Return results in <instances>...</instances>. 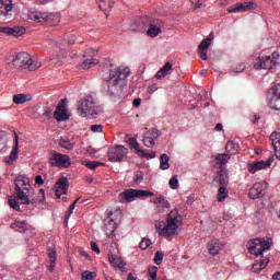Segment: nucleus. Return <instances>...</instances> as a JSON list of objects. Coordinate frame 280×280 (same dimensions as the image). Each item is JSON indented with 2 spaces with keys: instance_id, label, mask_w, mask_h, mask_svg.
Listing matches in <instances>:
<instances>
[{
  "instance_id": "obj_21",
  "label": "nucleus",
  "mask_w": 280,
  "mask_h": 280,
  "mask_svg": "<svg viewBox=\"0 0 280 280\" xmlns=\"http://www.w3.org/2000/svg\"><path fill=\"white\" fill-rule=\"evenodd\" d=\"M14 9L12 0H0V18L5 19L10 16L11 11Z\"/></svg>"
},
{
  "instance_id": "obj_39",
  "label": "nucleus",
  "mask_w": 280,
  "mask_h": 280,
  "mask_svg": "<svg viewBox=\"0 0 280 280\" xmlns=\"http://www.w3.org/2000/svg\"><path fill=\"white\" fill-rule=\"evenodd\" d=\"M160 170H170V155L166 153L160 155Z\"/></svg>"
},
{
  "instance_id": "obj_16",
  "label": "nucleus",
  "mask_w": 280,
  "mask_h": 280,
  "mask_svg": "<svg viewBox=\"0 0 280 280\" xmlns=\"http://www.w3.org/2000/svg\"><path fill=\"white\" fill-rule=\"evenodd\" d=\"M54 117L56 121H67L71 115H69V112L67 110V98L61 100L54 113Z\"/></svg>"
},
{
  "instance_id": "obj_55",
  "label": "nucleus",
  "mask_w": 280,
  "mask_h": 280,
  "mask_svg": "<svg viewBox=\"0 0 280 280\" xmlns=\"http://www.w3.org/2000/svg\"><path fill=\"white\" fill-rule=\"evenodd\" d=\"M246 70V63H240L236 68L233 69L234 73H242Z\"/></svg>"
},
{
  "instance_id": "obj_64",
  "label": "nucleus",
  "mask_w": 280,
  "mask_h": 280,
  "mask_svg": "<svg viewBox=\"0 0 280 280\" xmlns=\"http://www.w3.org/2000/svg\"><path fill=\"white\" fill-rule=\"evenodd\" d=\"M272 279H273V280H280V272H276V273L272 276Z\"/></svg>"
},
{
  "instance_id": "obj_51",
  "label": "nucleus",
  "mask_w": 280,
  "mask_h": 280,
  "mask_svg": "<svg viewBox=\"0 0 280 280\" xmlns=\"http://www.w3.org/2000/svg\"><path fill=\"white\" fill-rule=\"evenodd\" d=\"M159 272V268L153 266L149 268V275L152 280H156V273Z\"/></svg>"
},
{
  "instance_id": "obj_34",
  "label": "nucleus",
  "mask_w": 280,
  "mask_h": 280,
  "mask_svg": "<svg viewBox=\"0 0 280 280\" xmlns=\"http://www.w3.org/2000/svg\"><path fill=\"white\" fill-rule=\"evenodd\" d=\"M48 257L50 259V265H49L48 270H49V272H54V270L56 268V261L58 259V254L54 249H48Z\"/></svg>"
},
{
  "instance_id": "obj_3",
  "label": "nucleus",
  "mask_w": 280,
  "mask_h": 280,
  "mask_svg": "<svg viewBox=\"0 0 280 280\" xmlns=\"http://www.w3.org/2000/svg\"><path fill=\"white\" fill-rule=\"evenodd\" d=\"M15 199H9V207L14 211H22L20 205H25L28 209H34L38 205V197L34 196V189L27 187H15Z\"/></svg>"
},
{
  "instance_id": "obj_27",
  "label": "nucleus",
  "mask_w": 280,
  "mask_h": 280,
  "mask_svg": "<svg viewBox=\"0 0 280 280\" xmlns=\"http://www.w3.org/2000/svg\"><path fill=\"white\" fill-rule=\"evenodd\" d=\"M131 148L132 150H136L138 156H141V159H156V152L152 151L149 153L145 150H141L139 142H136Z\"/></svg>"
},
{
  "instance_id": "obj_56",
  "label": "nucleus",
  "mask_w": 280,
  "mask_h": 280,
  "mask_svg": "<svg viewBox=\"0 0 280 280\" xmlns=\"http://www.w3.org/2000/svg\"><path fill=\"white\" fill-rule=\"evenodd\" d=\"M93 56H97V50H94V49H92V48H89V49L85 51L84 58H89V57H93Z\"/></svg>"
},
{
  "instance_id": "obj_49",
  "label": "nucleus",
  "mask_w": 280,
  "mask_h": 280,
  "mask_svg": "<svg viewBox=\"0 0 280 280\" xmlns=\"http://www.w3.org/2000/svg\"><path fill=\"white\" fill-rule=\"evenodd\" d=\"M133 180L136 185H140V183L143 180V172L141 171L136 172Z\"/></svg>"
},
{
  "instance_id": "obj_30",
  "label": "nucleus",
  "mask_w": 280,
  "mask_h": 280,
  "mask_svg": "<svg viewBox=\"0 0 280 280\" xmlns=\"http://www.w3.org/2000/svg\"><path fill=\"white\" fill-rule=\"evenodd\" d=\"M151 202H153V205H155L158 209H170V201H167V199H165L163 195H160Z\"/></svg>"
},
{
  "instance_id": "obj_4",
  "label": "nucleus",
  "mask_w": 280,
  "mask_h": 280,
  "mask_svg": "<svg viewBox=\"0 0 280 280\" xmlns=\"http://www.w3.org/2000/svg\"><path fill=\"white\" fill-rule=\"evenodd\" d=\"M77 110L81 117H97V115L102 113V108H100L97 101H95L93 96H86L84 100H82L79 103Z\"/></svg>"
},
{
  "instance_id": "obj_63",
  "label": "nucleus",
  "mask_w": 280,
  "mask_h": 280,
  "mask_svg": "<svg viewBox=\"0 0 280 280\" xmlns=\"http://www.w3.org/2000/svg\"><path fill=\"white\" fill-rule=\"evenodd\" d=\"M258 266L260 267V270H264V268H266V266H268V260L266 262H265V260H260Z\"/></svg>"
},
{
  "instance_id": "obj_23",
  "label": "nucleus",
  "mask_w": 280,
  "mask_h": 280,
  "mask_svg": "<svg viewBox=\"0 0 280 280\" xmlns=\"http://www.w3.org/2000/svg\"><path fill=\"white\" fill-rule=\"evenodd\" d=\"M271 145L275 150L276 159L280 161V131H273L270 135Z\"/></svg>"
},
{
  "instance_id": "obj_35",
  "label": "nucleus",
  "mask_w": 280,
  "mask_h": 280,
  "mask_svg": "<svg viewBox=\"0 0 280 280\" xmlns=\"http://www.w3.org/2000/svg\"><path fill=\"white\" fill-rule=\"evenodd\" d=\"M25 102H32V96H30V94H15L13 96L14 104H25Z\"/></svg>"
},
{
  "instance_id": "obj_14",
  "label": "nucleus",
  "mask_w": 280,
  "mask_h": 280,
  "mask_svg": "<svg viewBox=\"0 0 280 280\" xmlns=\"http://www.w3.org/2000/svg\"><path fill=\"white\" fill-rule=\"evenodd\" d=\"M266 189H268V183L266 182L255 183L253 187L249 189L248 196L252 200L264 198V196H266Z\"/></svg>"
},
{
  "instance_id": "obj_10",
  "label": "nucleus",
  "mask_w": 280,
  "mask_h": 280,
  "mask_svg": "<svg viewBox=\"0 0 280 280\" xmlns=\"http://www.w3.org/2000/svg\"><path fill=\"white\" fill-rule=\"evenodd\" d=\"M48 163L52 167H71V158L67 154L51 151L48 158Z\"/></svg>"
},
{
  "instance_id": "obj_11",
  "label": "nucleus",
  "mask_w": 280,
  "mask_h": 280,
  "mask_svg": "<svg viewBox=\"0 0 280 280\" xmlns=\"http://www.w3.org/2000/svg\"><path fill=\"white\" fill-rule=\"evenodd\" d=\"M108 160L112 163H121L126 156H128V148L117 144L115 147L109 148L107 153Z\"/></svg>"
},
{
  "instance_id": "obj_54",
  "label": "nucleus",
  "mask_w": 280,
  "mask_h": 280,
  "mask_svg": "<svg viewBox=\"0 0 280 280\" xmlns=\"http://www.w3.org/2000/svg\"><path fill=\"white\" fill-rule=\"evenodd\" d=\"M54 109L49 108V107H44V113L43 116L47 119H51V113Z\"/></svg>"
},
{
  "instance_id": "obj_42",
  "label": "nucleus",
  "mask_w": 280,
  "mask_h": 280,
  "mask_svg": "<svg viewBox=\"0 0 280 280\" xmlns=\"http://www.w3.org/2000/svg\"><path fill=\"white\" fill-rule=\"evenodd\" d=\"M97 62H100V61H97L96 59H93V58L85 59L83 61V65H81V69H91V68L95 67V65H97Z\"/></svg>"
},
{
  "instance_id": "obj_52",
  "label": "nucleus",
  "mask_w": 280,
  "mask_h": 280,
  "mask_svg": "<svg viewBox=\"0 0 280 280\" xmlns=\"http://www.w3.org/2000/svg\"><path fill=\"white\" fill-rule=\"evenodd\" d=\"M90 130L92 132H104V126H102V125H92L90 127Z\"/></svg>"
},
{
  "instance_id": "obj_17",
  "label": "nucleus",
  "mask_w": 280,
  "mask_h": 280,
  "mask_svg": "<svg viewBox=\"0 0 280 280\" xmlns=\"http://www.w3.org/2000/svg\"><path fill=\"white\" fill-rule=\"evenodd\" d=\"M69 191V178L66 176L60 177L55 184V196L60 199L61 196H67Z\"/></svg>"
},
{
  "instance_id": "obj_53",
  "label": "nucleus",
  "mask_w": 280,
  "mask_h": 280,
  "mask_svg": "<svg viewBox=\"0 0 280 280\" xmlns=\"http://www.w3.org/2000/svg\"><path fill=\"white\" fill-rule=\"evenodd\" d=\"M78 200H80V198H77L72 205L69 208V213L66 215V218L69 220V218H71V213H73V209H75V205H78Z\"/></svg>"
},
{
  "instance_id": "obj_50",
  "label": "nucleus",
  "mask_w": 280,
  "mask_h": 280,
  "mask_svg": "<svg viewBox=\"0 0 280 280\" xmlns=\"http://www.w3.org/2000/svg\"><path fill=\"white\" fill-rule=\"evenodd\" d=\"M125 141L128 143V145H135L137 143V135L135 137L125 136Z\"/></svg>"
},
{
  "instance_id": "obj_38",
  "label": "nucleus",
  "mask_w": 280,
  "mask_h": 280,
  "mask_svg": "<svg viewBox=\"0 0 280 280\" xmlns=\"http://www.w3.org/2000/svg\"><path fill=\"white\" fill-rule=\"evenodd\" d=\"M11 229L18 231V233H25L27 231V221H18L11 224Z\"/></svg>"
},
{
  "instance_id": "obj_58",
  "label": "nucleus",
  "mask_w": 280,
  "mask_h": 280,
  "mask_svg": "<svg viewBox=\"0 0 280 280\" xmlns=\"http://www.w3.org/2000/svg\"><path fill=\"white\" fill-rule=\"evenodd\" d=\"M35 183H36V185H45V180L43 179V176H40V175H37L36 177H35Z\"/></svg>"
},
{
  "instance_id": "obj_5",
  "label": "nucleus",
  "mask_w": 280,
  "mask_h": 280,
  "mask_svg": "<svg viewBox=\"0 0 280 280\" xmlns=\"http://www.w3.org/2000/svg\"><path fill=\"white\" fill-rule=\"evenodd\" d=\"M272 240L270 237L254 238L247 243V248L250 255L264 257L265 250H270Z\"/></svg>"
},
{
  "instance_id": "obj_46",
  "label": "nucleus",
  "mask_w": 280,
  "mask_h": 280,
  "mask_svg": "<svg viewBox=\"0 0 280 280\" xmlns=\"http://www.w3.org/2000/svg\"><path fill=\"white\" fill-rule=\"evenodd\" d=\"M8 143V133L5 131H0V148H5Z\"/></svg>"
},
{
  "instance_id": "obj_1",
  "label": "nucleus",
  "mask_w": 280,
  "mask_h": 280,
  "mask_svg": "<svg viewBox=\"0 0 280 280\" xmlns=\"http://www.w3.org/2000/svg\"><path fill=\"white\" fill-rule=\"evenodd\" d=\"M130 75L129 69H121L119 67L109 69V75L104 78L103 89L112 97L121 95L128 81L126 80Z\"/></svg>"
},
{
  "instance_id": "obj_48",
  "label": "nucleus",
  "mask_w": 280,
  "mask_h": 280,
  "mask_svg": "<svg viewBox=\"0 0 280 280\" xmlns=\"http://www.w3.org/2000/svg\"><path fill=\"white\" fill-rule=\"evenodd\" d=\"M171 189H178V176L174 175L170 180Z\"/></svg>"
},
{
  "instance_id": "obj_32",
  "label": "nucleus",
  "mask_w": 280,
  "mask_h": 280,
  "mask_svg": "<svg viewBox=\"0 0 280 280\" xmlns=\"http://www.w3.org/2000/svg\"><path fill=\"white\" fill-rule=\"evenodd\" d=\"M225 150L229 154H237L240 152V144L233 140L228 141Z\"/></svg>"
},
{
  "instance_id": "obj_33",
  "label": "nucleus",
  "mask_w": 280,
  "mask_h": 280,
  "mask_svg": "<svg viewBox=\"0 0 280 280\" xmlns=\"http://www.w3.org/2000/svg\"><path fill=\"white\" fill-rule=\"evenodd\" d=\"M16 185H19V187H27V189H32V186L30 185V178L24 175H19L15 177V187Z\"/></svg>"
},
{
  "instance_id": "obj_29",
  "label": "nucleus",
  "mask_w": 280,
  "mask_h": 280,
  "mask_svg": "<svg viewBox=\"0 0 280 280\" xmlns=\"http://www.w3.org/2000/svg\"><path fill=\"white\" fill-rule=\"evenodd\" d=\"M229 159H231V156L226 153L218 154L214 156L215 165H219L220 170H224L223 167L229 163Z\"/></svg>"
},
{
  "instance_id": "obj_22",
  "label": "nucleus",
  "mask_w": 280,
  "mask_h": 280,
  "mask_svg": "<svg viewBox=\"0 0 280 280\" xmlns=\"http://www.w3.org/2000/svg\"><path fill=\"white\" fill-rule=\"evenodd\" d=\"M108 260L112 264L113 268H118V270H120L121 272H126V262L124 261V259H121V257L115 254H110L108 255Z\"/></svg>"
},
{
  "instance_id": "obj_26",
  "label": "nucleus",
  "mask_w": 280,
  "mask_h": 280,
  "mask_svg": "<svg viewBox=\"0 0 280 280\" xmlns=\"http://www.w3.org/2000/svg\"><path fill=\"white\" fill-rule=\"evenodd\" d=\"M229 171L221 168L217 176V183L219 184V187H229Z\"/></svg>"
},
{
  "instance_id": "obj_37",
  "label": "nucleus",
  "mask_w": 280,
  "mask_h": 280,
  "mask_svg": "<svg viewBox=\"0 0 280 280\" xmlns=\"http://www.w3.org/2000/svg\"><path fill=\"white\" fill-rule=\"evenodd\" d=\"M162 32L161 27L156 26L155 24H149V30L147 31V35L151 36V38H156Z\"/></svg>"
},
{
  "instance_id": "obj_25",
  "label": "nucleus",
  "mask_w": 280,
  "mask_h": 280,
  "mask_svg": "<svg viewBox=\"0 0 280 280\" xmlns=\"http://www.w3.org/2000/svg\"><path fill=\"white\" fill-rule=\"evenodd\" d=\"M16 159H19V136L15 133V144L10 153L9 156H7L4 159L5 163H8V165H12V163H14V161H16Z\"/></svg>"
},
{
  "instance_id": "obj_43",
  "label": "nucleus",
  "mask_w": 280,
  "mask_h": 280,
  "mask_svg": "<svg viewBox=\"0 0 280 280\" xmlns=\"http://www.w3.org/2000/svg\"><path fill=\"white\" fill-rule=\"evenodd\" d=\"M142 141L145 148H154V145H156V141L154 140V138H151L150 136H145Z\"/></svg>"
},
{
  "instance_id": "obj_41",
  "label": "nucleus",
  "mask_w": 280,
  "mask_h": 280,
  "mask_svg": "<svg viewBox=\"0 0 280 280\" xmlns=\"http://www.w3.org/2000/svg\"><path fill=\"white\" fill-rule=\"evenodd\" d=\"M97 272L85 270L81 273V280H95Z\"/></svg>"
},
{
  "instance_id": "obj_2",
  "label": "nucleus",
  "mask_w": 280,
  "mask_h": 280,
  "mask_svg": "<svg viewBox=\"0 0 280 280\" xmlns=\"http://www.w3.org/2000/svg\"><path fill=\"white\" fill-rule=\"evenodd\" d=\"M180 224H183V217L178 213V209H173L165 218V222L155 224L159 235L164 237H173L180 233Z\"/></svg>"
},
{
  "instance_id": "obj_31",
  "label": "nucleus",
  "mask_w": 280,
  "mask_h": 280,
  "mask_svg": "<svg viewBox=\"0 0 280 280\" xmlns=\"http://www.w3.org/2000/svg\"><path fill=\"white\" fill-rule=\"evenodd\" d=\"M58 145L65 150H73V148H75V142H71V140H69L67 137H61Z\"/></svg>"
},
{
  "instance_id": "obj_6",
  "label": "nucleus",
  "mask_w": 280,
  "mask_h": 280,
  "mask_svg": "<svg viewBox=\"0 0 280 280\" xmlns=\"http://www.w3.org/2000/svg\"><path fill=\"white\" fill-rule=\"evenodd\" d=\"M43 63L40 61H34L32 56L27 52H19L13 59V67L15 69H28V71H36L40 69Z\"/></svg>"
},
{
  "instance_id": "obj_44",
  "label": "nucleus",
  "mask_w": 280,
  "mask_h": 280,
  "mask_svg": "<svg viewBox=\"0 0 280 280\" xmlns=\"http://www.w3.org/2000/svg\"><path fill=\"white\" fill-rule=\"evenodd\" d=\"M147 135H148L147 137H150L151 139L156 141V139L161 137V131L155 128H152L147 131Z\"/></svg>"
},
{
  "instance_id": "obj_8",
  "label": "nucleus",
  "mask_w": 280,
  "mask_h": 280,
  "mask_svg": "<svg viewBox=\"0 0 280 280\" xmlns=\"http://www.w3.org/2000/svg\"><path fill=\"white\" fill-rule=\"evenodd\" d=\"M28 19L35 23H49V25H58L60 23V16L54 13H43L39 11H30Z\"/></svg>"
},
{
  "instance_id": "obj_13",
  "label": "nucleus",
  "mask_w": 280,
  "mask_h": 280,
  "mask_svg": "<svg viewBox=\"0 0 280 280\" xmlns=\"http://www.w3.org/2000/svg\"><path fill=\"white\" fill-rule=\"evenodd\" d=\"M278 62L277 60L272 59L271 56H264V57H258L254 61V69L259 70V69H269L272 70L275 67H277Z\"/></svg>"
},
{
  "instance_id": "obj_7",
  "label": "nucleus",
  "mask_w": 280,
  "mask_h": 280,
  "mask_svg": "<svg viewBox=\"0 0 280 280\" xmlns=\"http://www.w3.org/2000/svg\"><path fill=\"white\" fill-rule=\"evenodd\" d=\"M119 222H121V209L109 210L105 219V233L107 237H115Z\"/></svg>"
},
{
  "instance_id": "obj_15",
  "label": "nucleus",
  "mask_w": 280,
  "mask_h": 280,
  "mask_svg": "<svg viewBox=\"0 0 280 280\" xmlns=\"http://www.w3.org/2000/svg\"><path fill=\"white\" fill-rule=\"evenodd\" d=\"M275 161V156H269L267 161H254L250 164H248L247 170L250 174H257V172L261 170H268L270 165H272Z\"/></svg>"
},
{
  "instance_id": "obj_59",
  "label": "nucleus",
  "mask_w": 280,
  "mask_h": 280,
  "mask_svg": "<svg viewBox=\"0 0 280 280\" xmlns=\"http://www.w3.org/2000/svg\"><path fill=\"white\" fill-rule=\"evenodd\" d=\"M253 272H261V267L259 266V262L254 264L252 267Z\"/></svg>"
},
{
  "instance_id": "obj_36",
  "label": "nucleus",
  "mask_w": 280,
  "mask_h": 280,
  "mask_svg": "<svg viewBox=\"0 0 280 280\" xmlns=\"http://www.w3.org/2000/svg\"><path fill=\"white\" fill-rule=\"evenodd\" d=\"M226 187L228 186H219L218 197H217L218 202H224L226 198H229V190H226Z\"/></svg>"
},
{
  "instance_id": "obj_18",
  "label": "nucleus",
  "mask_w": 280,
  "mask_h": 280,
  "mask_svg": "<svg viewBox=\"0 0 280 280\" xmlns=\"http://www.w3.org/2000/svg\"><path fill=\"white\" fill-rule=\"evenodd\" d=\"M257 8V3L254 1L250 2H243L236 3L228 9V12L235 13V12H248L250 10H255Z\"/></svg>"
},
{
  "instance_id": "obj_19",
  "label": "nucleus",
  "mask_w": 280,
  "mask_h": 280,
  "mask_svg": "<svg viewBox=\"0 0 280 280\" xmlns=\"http://www.w3.org/2000/svg\"><path fill=\"white\" fill-rule=\"evenodd\" d=\"M213 40V33H211L207 38H205L200 44H199V56L201 60H208L209 57L207 56V49H209V46L211 45V42Z\"/></svg>"
},
{
  "instance_id": "obj_45",
  "label": "nucleus",
  "mask_w": 280,
  "mask_h": 280,
  "mask_svg": "<svg viewBox=\"0 0 280 280\" xmlns=\"http://www.w3.org/2000/svg\"><path fill=\"white\" fill-rule=\"evenodd\" d=\"M163 257H165V254L163 252L158 250L154 256V262L156 266H161L163 264Z\"/></svg>"
},
{
  "instance_id": "obj_47",
  "label": "nucleus",
  "mask_w": 280,
  "mask_h": 280,
  "mask_svg": "<svg viewBox=\"0 0 280 280\" xmlns=\"http://www.w3.org/2000/svg\"><path fill=\"white\" fill-rule=\"evenodd\" d=\"M152 244V241H150L149 238H142V241L140 242V248L141 250H148V247Z\"/></svg>"
},
{
  "instance_id": "obj_62",
  "label": "nucleus",
  "mask_w": 280,
  "mask_h": 280,
  "mask_svg": "<svg viewBox=\"0 0 280 280\" xmlns=\"http://www.w3.org/2000/svg\"><path fill=\"white\" fill-rule=\"evenodd\" d=\"M132 104L136 108H139V106H141V98L133 100Z\"/></svg>"
},
{
  "instance_id": "obj_9",
  "label": "nucleus",
  "mask_w": 280,
  "mask_h": 280,
  "mask_svg": "<svg viewBox=\"0 0 280 280\" xmlns=\"http://www.w3.org/2000/svg\"><path fill=\"white\" fill-rule=\"evenodd\" d=\"M152 196H154V192L150 190H139L130 188L120 192L118 196V200L119 202H132L135 198H145Z\"/></svg>"
},
{
  "instance_id": "obj_61",
  "label": "nucleus",
  "mask_w": 280,
  "mask_h": 280,
  "mask_svg": "<svg viewBox=\"0 0 280 280\" xmlns=\"http://www.w3.org/2000/svg\"><path fill=\"white\" fill-rule=\"evenodd\" d=\"M68 45H75V35H70L68 37Z\"/></svg>"
},
{
  "instance_id": "obj_24",
  "label": "nucleus",
  "mask_w": 280,
  "mask_h": 280,
  "mask_svg": "<svg viewBox=\"0 0 280 280\" xmlns=\"http://www.w3.org/2000/svg\"><path fill=\"white\" fill-rule=\"evenodd\" d=\"M0 32L2 34H8L9 36H23L25 34V27L23 26H14V27H1Z\"/></svg>"
},
{
  "instance_id": "obj_60",
  "label": "nucleus",
  "mask_w": 280,
  "mask_h": 280,
  "mask_svg": "<svg viewBox=\"0 0 280 280\" xmlns=\"http://www.w3.org/2000/svg\"><path fill=\"white\" fill-rule=\"evenodd\" d=\"M159 88L156 85V83H153L152 85H150L148 88V93H154V91H156Z\"/></svg>"
},
{
  "instance_id": "obj_12",
  "label": "nucleus",
  "mask_w": 280,
  "mask_h": 280,
  "mask_svg": "<svg viewBox=\"0 0 280 280\" xmlns=\"http://www.w3.org/2000/svg\"><path fill=\"white\" fill-rule=\"evenodd\" d=\"M268 104L272 110H280V83L269 90Z\"/></svg>"
},
{
  "instance_id": "obj_28",
  "label": "nucleus",
  "mask_w": 280,
  "mask_h": 280,
  "mask_svg": "<svg viewBox=\"0 0 280 280\" xmlns=\"http://www.w3.org/2000/svg\"><path fill=\"white\" fill-rule=\"evenodd\" d=\"M173 65L172 62H166L155 74V78L158 80H161V78H165V75H170L172 73Z\"/></svg>"
},
{
  "instance_id": "obj_40",
  "label": "nucleus",
  "mask_w": 280,
  "mask_h": 280,
  "mask_svg": "<svg viewBox=\"0 0 280 280\" xmlns=\"http://www.w3.org/2000/svg\"><path fill=\"white\" fill-rule=\"evenodd\" d=\"M83 165H85V167H88L89 170H97V167L104 165V163L102 162H97V161H83L82 162Z\"/></svg>"
},
{
  "instance_id": "obj_20",
  "label": "nucleus",
  "mask_w": 280,
  "mask_h": 280,
  "mask_svg": "<svg viewBox=\"0 0 280 280\" xmlns=\"http://www.w3.org/2000/svg\"><path fill=\"white\" fill-rule=\"evenodd\" d=\"M208 253L209 255H212V257H215V255H219V253L224 248V244L220 242V240L215 238L210 241L207 244Z\"/></svg>"
},
{
  "instance_id": "obj_57",
  "label": "nucleus",
  "mask_w": 280,
  "mask_h": 280,
  "mask_svg": "<svg viewBox=\"0 0 280 280\" xmlns=\"http://www.w3.org/2000/svg\"><path fill=\"white\" fill-rule=\"evenodd\" d=\"M91 248H92L93 253H96V255H100L101 250H100V246L97 245V243L92 242Z\"/></svg>"
}]
</instances>
